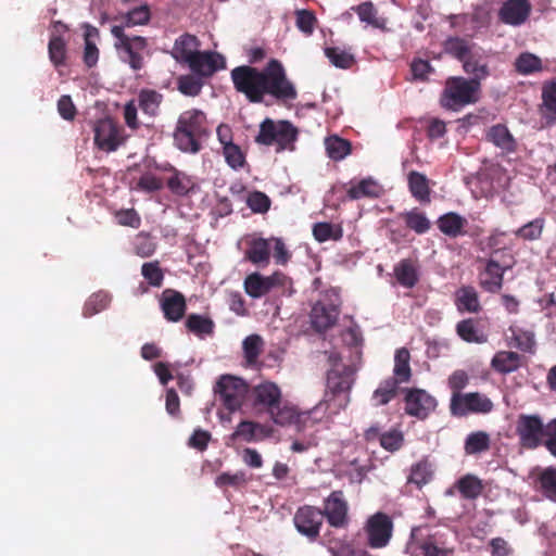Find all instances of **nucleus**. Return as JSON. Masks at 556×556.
Returning a JSON list of instances; mask_svg holds the SVG:
<instances>
[{
  "instance_id": "f257e3e1",
  "label": "nucleus",
  "mask_w": 556,
  "mask_h": 556,
  "mask_svg": "<svg viewBox=\"0 0 556 556\" xmlns=\"http://www.w3.org/2000/svg\"><path fill=\"white\" fill-rule=\"evenodd\" d=\"M230 78L235 90L250 103H262L267 94L278 101H290L298 97L283 65L276 59H271L263 70L252 65L237 66L230 71Z\"/></svg>"
},
{
  "instance_id": "f03ea898",
  "label": "nucleus",
  "mask_w": 556,
  "mask_h": 556,
  "mask_svg": "<svg viewBox=\"0 0 556 556\" xmlns=\"http://www.w3.org/2000/svg\"><path fill=\"white\" fill-rule=\"evenodd\" d=\"M206 114L199 109L184 111L176 123L173 138L175 147L185 153L195 154L210 136Z\"/></svg>"
},
{
  "instance_id": "7ed1b4c3",
  "label": "nucleus",
  "mask_w": 556,
  "mask_h": 556,
  "mask_svg": "<svg viewBox=\"0 0 556 556\" xmlns=\"http://www.w3.org/2000/svg\"><path fill=\"white\" fill-rule=\"evenodd\" d=\"M354 382V369L344 364H334L327 372V390L320 413L323 416H334L344 409L350 402V390Z\"/></svg>"
},
{
  "instance_id": "20e7f679",
  "label": "nucleus",
  "mask_w": 556,
  "mask_h": 556,
  "mask_svg": "<svg viewBox=\"0 0 556 556\" xmlns=\"http://www.w3.org/2000/svg\"><path fill=\"white\" fill-rule=\"evenodd\" d=\"M409 556H451L454 548L447 535L429 525L413 527L406 543Z\"/></svg>"
},
{
  "instance_id": "39448f33",
  "label": "nucleus",
  "mask_w": 556,
  "mask_h": 556,
  "mask_svg": "<svg viewBox=\"0 0 556 556\" xmlns=\"http://www.w3.org/2000/svg\"><path fill=\"white\" fill-rule=\"evenodd\" d=\"M480 84L462 76L448 77L440 97L442 108L450 111H459L475 104L479 100Z\"/></svg>"
},
{
  "instance_id": "423d86ee",
  "label": "nucleus",
  "mask_w": 556,
  "mask_h": 556,
  "mask_svg": "<svg viewBox=\"0 0 556 556\" xmlns=\"http://www.w3.org/2000/svg\"><path fill=\"white\" fill-rule=\"evenodd\" d=\"M111 34L118 59L128 64L132 71L142 70L144 54L149 46L148 39L138 35H127L121 26H111Z\"/></svg>"
},
{
  "instance_id": "0eeeda50",
  "label": "nucleus",
  "mask_w": 556,
  "mask_h": 556,
  "mask_svg": "<svg viewBox=\"0 0 556 556\" xmlns=\"http://www.w3.org/2000/svg\"><path fill=\"white\" fill-rule=\"evenodd\" d=\"M321 409L323 404H317L312 409L301 412L290 402L282 400L280 404L269 413L268 416L273 422L278 426H294L299 431H301L307 426L320 421L324 418L323 414L317 416Z\"/></svg>"
},
{
  "instance_id": "6e6552de",
  "label": "nucleus",
  "mask_w": 556,
  "mask_h": 556,
  "mask_svg": "<svg viewBox=\"0 0 556 556\" xmlns=\"http://www.w3.org/2000/svg\"><path fill=\"white\" fill-rule=\"evenodd\" d=\"M214 393L220 404L229 412L239 410L249 393V384L241 378L224 375L214 386Z\"/></svg>"
},
{
  "instance_id": "1a4fd4ad",
  "label": "nucleus",
  "mask_w": 556,
  "mask_h": 556,
  "mask_svg": "<svg viewBox=\"0 0 556 556\" xmlns=\"http://www.w3.org/2000/svg\"><path fill=\"white\" fill-rule=\"evenodd\" d=\"M296 138L298 129L290 122L266 118L260 125L255 141L264 146L277 144V151H282L292 148Z\"/></svg>"
},
{
  "instance_id": "9d476101",
  "label": "nucleus",
  "mask_w": 556,
  "mask_h": 556,
  "mask_svg": "<svg viewBox=\"0 0 556 556\" xmlns=\"http://www.w3.org/2000/svg\"><path fill=\"white\" fill-rule=\"evenodd\" d=\"M363 530L369 547L384 548L393 536L394 523L388 514L377 511L368 517Z\"/></svg>"
},
{
  "instance_id": "9b49d317",
  "label": "nucleus",
  "mask_w": 556,
  "mask_h": 556,
  "mask_svg": "<svg viewBox=\"0 0 556 556\" xmlns=\"http://www.w3.org/2000/svg\"><path fill=\"white\" fill-rule=\"evenodd\" d=\"M493 402L479 392H468L451 396L450 413L455 417H464L468 414H489L493 410Z\"/></svg>"
},
{
  "instance_id": "f8f14e48",
  "label": "nucleus",
  "mask_w": 556,
  "mask_h": 556,
  "mask_svg": "<svg viewBox=\"0 0 556 556\" xmlns=\"http://www.w3.org/2000/svg\"><path fill=\"white\" fill-rule=\"evenodd\" d=\"M349 510V503L343 491L336 490L324 500L320 513L323 514V519L326 518L330 527L344 529L350 522Z\"/></svg>"
},
{
  "instance_id": "ddd939ff",
  "label": "nucleus",
  "mask_w": 556,
  "mask_h": 556,
  "mask_svg": "<svg viewBox=\"0 0 556 556\" xmlns=\"http://www.w3.org/2000/svg\"><path fill=\"white\" fill-rule=\"evenodd\" d=\"M324 519L320 508L311 505L299 507L293 516V525L296 531L307 538L309 542H315L320 535Z\"/></svg>"
},
{
  "instance_id": "4468645a",
  "label": "nucleus",
  "mask_w": 556,
  "mask_h": 556,
  "mask_svg": "<svg viewBox=\"0 0 556 556\" xmlns=\"http://www.w3.org/2000/svg\"><path fill=\"white\" fill-rule=\"evenodd\" d=\"M519 444L527 450L536 448L544 437V425L538 415H520L516 425Z\"/></svg>"
},
{
  "instance_id": "2eb2a0df",
  "label": "nucleus",
  "mask_w": 556,
  "mask_h": 556,
  "mask_svg": "<svg viewBox=\"0 0 556 556\" xmlns=\"http://www.w3.org/2000/svg\"><path fill=\"white\" fill-rule=\"evenodd\" d=\"M94 146L102 151L113 152L123 143L117 124L110 117L100 118L93 125Z\"/></svg>"
},
{
  "instance_id": "dca6fc26",
  "label": "nucleus",
  "mask_w": 556,
  "mask_h": 556,
  "mask_svg": "<svg viewBox=\"0 0 556 556\" xmlns=\"http://www.w3.org/2000/svg\"><path fill=\"white\" fill-rule=\"evenodd\" d=\"M251 400L257 412L269 415L283 399L280 388L274 382L266 381L251 390Z\"/></svg>"
},
{
  "instance_id": "f3484780",
  "label": "nucleus",
  "mask_w": 556,
  "mask_h": 556,
  "mask_svg": "<svg viewBox=\"0 0 556 556\" xmlns=\"http://www.w3.org/2000/svg\"><path fill=\"white\" fill-rule=\"evenodd\" d=\"M405 413L425 419L437 407V400L422 389H405Z\"/></svg>"
},
{
  "instance_id": "a211bd4d",
  "label": "nucleus",
  "mask_w": 556,
  "mask_h": 556,
  "mask_svg": "<svg viewBox=\"0 0 556 556\" xmlns=\"http://www.w3.org/2000/svg\"><path fill=\"white\" fill-rule=\"evenodd\" d=\"M186 64L192 74L202 79L213 76L219 68L224 67V58L215 52L199 51Z\"/></svg>"
},
{
  "instance_id": "6ab92c4d",
  "label": "nucleus",
  "mask_w": 556,
  "mask_h": 556,
  "mask_svg": "<svg viewBox=\"0 0 556 556\" xmlns=\"http://www.w3.org/2000/svg\"><path fill=\"white\" fill-rule=\"evenodd\" d=\"M531 9L528 0H506L501 5L497 16L503 24L520 26L528 20Z\"/></svg>"
},
{
  "instance_id": "aec40b11",
  "label": "nucleus",
  "mask_w": 556,
  "mask_h": 556,
  "mask_svg": "<svg viewBox=\"0 0 556 556\" xmlns=\"http://www.w3.org/2000/svg\"><path fill=\"white\" fill-rule=\"evenodd\" d=\"M510 268V265H501L494 257H490L480 274V287L486 292L497 293L503 287L505 271Z\"/></svg>"
},
{
  "instance_id": "412c9836",
  "label": "nucleus",
  "mask_w": 556,
  "mask_h": 556,
  "mask_svg": "<svg viewBox=\"0 0 556 556\" xmlns=\"http://www.w3.org/2000/svg\"><path fill=\"white\" fill-rule=\"evenodd\" d=\"M244 260L258 267H266L270 262V239L250 236L245 239Z\"/></svg>"
},
{
  "instance_id": "4be33fe9",
  "label": "nucleus",
  "mask_w": 556,
  "mask_h": 556,
  "mask_svg": "<svg viewBox=\"0 0 556 556\" xmlns=\"http://www.w3.org/2000/svg\"><path fill=\"white\" fill-rule=\"evenodd\" d=\"M161 308L164 317L172 323L179 321L187 309L186 299L182 293L173 289H166L162 293Z\"/></svg>"
},
{
  "instance_id": "5701e85b",
  "label": "nucleus",
  "mask_w": 556,
  "mask_h": 556,
  "mask_svg": "<svg viewBox=\"0 0 556 556\" xmlns=\"http://www.w3.org/2000/svg\"><path fill=\"white\" fill-rule=\"evenodd\" d=\"M340 309L334 304L316 303L312 308L313 327L321 332L333 327L338 320Z\"/></svg>"
},
{
  "instance_id": "b1692460",
  "label": "nucleus",
  "mask_w": 556,
  "mask_h": 556,
  "mask_svg": "<svg viewBox=\"0 0 556 556\" xmlns=\"http://www.w3.org/2000/svg\"><path fill=\"white\" fill-rule=\"evenodd\" d=\"M463 63V70L470 75V80L481 81L490 76V68L486 58L480 50H473Z\"/></svg>"
},
{
  "instance_id": "393cba45",
  "label": "nucleus",
  "mask_w": 556,
  "mask_h": 556,
  "mask_svg": "<svg viewBox=\"0 0 556 556\" xmlns=\"http://www.w3.org/2000/svg\"><path fill=\"white\" fill-rule=\"evenodd\" d=\"M437 225L443 235L457 238L467 233L465 228L468 220L456 212H448L438 218Z\"/></svg>"
},
{
  "instance_id": "a878e982",
  "label": "nucleus",
  "mask_w": 556,
  "mask_h": 556,
  "mask_svg": "<svg viewBox=\"0 0 556 556\" xmlns=\"http://www.w3.org/2000/svg\"><path fill=\"white\" fill-rule=\"evenodd\" d=\"M486 140L492 142L496 148L505 153H514L517 151V141L503 124H496L486 131Z\"/></svg>"
},
{
  "instance_id": "bb28decb",
  "label": "nucleus",
  "mask_w": 556,
  "mask_h": 556,
  "mask_svg": "<svg viewBox=\"0 0 556 556\" xmlns=\"http://www.w3.org/2000/svg\"><path fill=\"white\" fill-rule=\"evenodd\" d=\"M200 41L197 36L184 34L179 36L174 43L172 55L179 63H187L199 52Z\"/></svg>"
},
{
  "instance_id": "cd10ccee",
  "label": "nucleus",
  "mask_w": 556,
  "mask_h": 556,
  "mask_svg": "<svg viewBox=\"0 0 556 556\" xmlns=\"http://www.w3.org/2000/svg\"><path fill=\"white\" fill-rule=\"evenodd\" d=\"M151 18V11L148 4H142L113 17V21L118 22L113 26H121L123 31L126 28L147 25Z\"/></svg>"
},
{
  "instance_id": "c85d7f7f",
  "label": "nucleus",
  "mask_w": 556,
  "mask_h": 556,
  "mask_svg": "<svg viewBox=\"0 0 556 556\" xmlns=\"http://www.w3.org/2000/svg\"><path fill=\"white\" fill-rule=\"evenodd\" d=\"M383 187L372 177L359 180L346 190L350 200H359L363 198L376 199L383 194Z\"/></svg>"
},
{
  "instance_id": "c756f323",
  "label": "nucleus",
  "mask_w": 556,
  "mask_h": 556,
  "mask_svg": "<svg viewBox=\"0 0 556 556\" xmlns=\"http://www.w3.org/2000/svg\"><path fill=\"white\" fill-rule=\"evenodd\" d=\"M455 305L459 313L477 314L482 308L479 294L472 286H463L456 291Z\"/></svg>"
},
{
  "instance_id": "7c9ffc66",
  "label": "nucleus",
  "mask_w": 556,
  "mask_h": 556,
  "mask_svg": "<svg viewBox=\"0 0 556 556\" xmlns=\"http://www.w3.org/2000/svg\"><path fill=\"white\" fill-rule=\"evenodd\" d=\"M456 333L468 343L482 344L488 341V334L480 327V321L473 318L463 319L457 323Z\"/></svg>"
},
{
  "instance_id": "2f4dec72",
  "label": "nucleus",
  "mask_w": 556,
  "mask_h": 556,
  "mask_svg": "<svg viewBox=\"0 0 556 556\" xmlns=\"http://www.w3.org/2000/svg\"><path fill=\"white\" fill-rule=\"evenodd\" d=\"M522 365V356L513 351H498L491 361V367L502 375L518 370Z\"/></svg>"
},
{
  "instance_id": "473e14b6",
  "label": "nucleus",
  "mask_w": 556,
  "mask_h": 556,
  "mask_svg": "<svg viewBox=\"0 0 556 556\" xmlns=\"http://www.w3.org/2000/svg\"><path fill=\"white\" fill-rule=\"evenodd\" d=\"M244 291L253 299H258L270 291L275 286L274 276L264 277L258 273H252L244 279Z\"/></svg>"
},
{
  "instance_id": "72a5a7b5",
  "label": "nucleus",
  "mask_w": 556,
  "mask_h": 556,
  "mask_svg": "<svg viewBox=\"0 0 556 556\" xmlns=\"http://www.w3.org/2000/svg\"><path fill=\"white\" fill-rule=\"evenodd\" d=\"M510 332L508 345L526 352L534 354L536 351V342L534 333L530 330H523L518 327H509Z\"/></svg>"
},
{
  "instance_id": "f704fd0d",
  "label": "nucleus",
  "mask_w": 556,
  "mask_h": 556,
  "mask_svg": "<svg viewBox=\"0 0 556 556\" xmlns=\"http://www.w3.org/2000/svg\"><path fill=\"white\" fill-rule=\"evenodd\" d=\"M535 486L548 501L556 503V468L546 467L535 478Z\"/></svg>"
},
{
  "instance_id": "c9c22d12",
  "label": "nucleus",
  "mask_w": 556,
  "mask_h": 556,
  "mask_svg": "<svg viewBox=\"0 0 556 556\" xmlns=\"http://www.w3.org/2000/svg\"><path fill=\"white\" fill-rule=\"evenodd\" d=\"M410 354L406 348L396 350L394 355L393 379L397 384L408 382L412 378V369L409 366Z\"/></svg>"
},
{
  "instance_id": "e433bc0d",
  "label": "nucleus",
  "mask_w": 556,
  "mask_h": 556,
  "mask_svg": "<svg viewBox=\"0 0 556 556\" xmlns=\"http://www.w3.org/2000/svg\"><path fill=\"white\" fill-rule=\"evenodd\" d=\"M394 276L402 287L408 289L414 288L419 280L417 267L409 258H404L394 266Z\"/></svg>"
},
{
  "instance_id": "4c0bfd02",
  "label": "nucleus",
  "mask_w": 556,
  "mask_h": 556,
  "mask_svg": "<svg viewBox=\"0 0 556 556\" xmlns=\"http://www.w3.org/2000/svg\"><path fill=\"white\" fill-rule=\"evenodd\" d=\"M473 43H470L465 38L457 36L447 37L443 42L444 52L459 62L465 61V59L473 51Z\"/></svg>"
},
{
  "instance_id": "58836bf2",
  "label": "nucleus",
  "mask_w": 556,
  "mask_h": 556,
  "mask_svg": "<svg viewBox=\"0 0 556 556\" xmlns=\"http://www.w3.org/2000/svg\"><path fill=\"white\" fill-rule=\"evenodd\" d=\"M543 117L547 125L556 124V80L542 88Z\"/></svg>"
},
{
  "instance_id": "ea45409f",
  "label": "nucleus",
  "mask_w": 556,
  "mask_h": 556,
  "mask_svg": "<svg viewBox=\"0 0 556 556\" xmlns=\"http://www.w3.org/2000/svg\"><path fill=\"white\" fill-rule=\"evenodd\" d=\"M163 102V94L153 89H141L138 94V106L149 115L156 116Z\"/></svg>"
},
{
  "instance_id": "a19ab883",
  "label": "nucleus",
  "mask_w": 556,
  "mask_h": 556,
  "mask_svg": "<svg viewBox=\"0 0 556 556\" xmlns=\"http://www.w3.org/2000/svg\"><path fill=\"white\" fill-rule=\"evenodd\" d=\"M408 188L412 195L419 202H430V188L426 175L412 170L408 174Z\"/></svg>"
},
{
  "instance_id": "79ce46f5",
  "label": "nucleus",
  "mask_w": 556,
  "mask_h": 556,
  "mask_svg": "<svg viewBox=\"0 0 556 556\" xmlns=\"http://www.w3.org/2000/svg\"><path fill=\"white\" fill-rule=\"evenodd\" d=\"M173 175L167 180V188L172 193L184 197L194 188V181L187 174L179 172L175 167H170Z\"/></svg>"
},
{
  "instance_id": "37998d69",
  "label": "nucleus",
  "mask_w": 556,
  "mask_h": 556,
  "mask_svg": "<svg viewBox=\"0 0 556 556\" xmlns=\"http://www.w3.org/2000/svg\"><path fill=\"white\" fill-rule=\"evenodd\" d=\"M400 391V384L393 379H384L372 393V401L376 406L387 405L396 397Z\"/></svg>"
},
{
  "instance_id": "c03bdc74",
  "label": "nucleus",
  "mask_w": 556,
  "mask_h": 556,
  "mask_svg": "<svg viewBox=\"0 0 556 556\" xmlns=\"http://www.w3.org/2000/svg\"><path fill=\"white\" fill-rule=\"evenodd\" d=\"M402 218L407 228L414 230L418 235L426 233L431 228V223L424 212L413 208L402 213Z\"/></svg>"
},
{
  "instance_id": "a18cd8bd",
  "label": "nucleus",
  "mask_w": 556,
  "mask_h": 556,
  "mask_svg": "<svg viewBox=\"0 0 556 556\" xmlns=\"http://www.w3.org/2000/svg\"><path fill=\"white\" fill-rule=\"evenodd\" d=\"M186 328L198 337L212 336L215 324L210 317L190 314L186 319Z\"/></svg>"
},
{
  "instance_id": "49530a36",
  "label": "nucleus",
  "mask_w": 556,
  "mask_h": 556,
  "mask_svg": "<svg viewBox=\"0 0 556 556\" xmlns=\"http://www.w3.org/2000/svg\"><path fill=\"white\" fill-rule=\"evenodd\" d=\"M362 22L371 25L375 28L386 29V18L378 17L377 9L370 1L363 2L353 8Z\"/></svg>"
},
{
  "instance_id": "de8ad7c7",
  "label": "nucleus",
  "mask_w": 556,
  "mask_h": 556,
  "mask_svg": "<svg viewBox=\"0 0 556 556\" xmlns=\"http://www.w3.org/2000/svg\"><path fill=\"white\" fill-rule=\"evenodd\" d=\"M327 155L333 161H341L351 153V142L339 136H330L325 140Z\"/></svg>"
},
{
  "instance_id": "09e8293b",
  "label": "nucleus",
  "mask_w": 556,
  "mask_h": 556,
  "mask_svg": "<svg viewBox=\"0 0 556 556\" xmlns=\"http://www.w3.org/2000/svg\"><path fill=\"white\" fill-rule=\"evenodd\" d=\"M490 435L484 431L471 432L465 440L464 450L467 455L480 454L490 448Z\"/></svg>"
},
{
  "instance_id": "8fccbe9b",
  "label": "nucleus",
  "mask_w": 556,
  "mask_h": 556,
  "mask_svg": "<svg viewBox=\"0 0 556 556\" xmlns=\"http://www.w3.org/2000/svg\"><path fill=\"white\" fill-rule=\"evenodd\" d=\"M457 490L464 498L475 500L483 490L481 480L473 475L462 477L456 483Z\"/></svg>"
},
{
  "instance_id": "3c124183",
  "label": "nucleus",
  "mask_w": 556,
  "mask_h": 556,
  "mask_svg": "<svg viewBox=\"0 0 556 556\" xmlns=\"http://www.w3.org/2000/svg\"><path fill=\"white\" fill-rule=\"evenodd\" d=\"M264 341L258 334H250L242 342L243 355L250 366L257 363L263 352Z\"/></svg>"
},
{
  "instance_id": "603ef678",
  "label": "nucleus",
  "mask_w": 556,
  "mask_h": 556,
  "mask_svg": "<svg viewBox=\"0 0 556 556\" xmlns=\"http://www.w3.org/2000/svg\"><path fill=\"white\" fill-rule=\"evenodd\" d=\"M313 236L318 242L338 241L343 237V229L340 225L331 223H316L313 226Z\"/></svg>"
},
{
  "instance_id": "864d4df0",
  "label": "nucleus",
  "mask_w": 556,
  "mask_h": 556,
  "mask_svg": "<svg viewBox=\"0 0 556 556\" xmlns=\"http://www.w3.org/2000/svg\"><path fill=\"white\" fill-rule=\"evenodd\" d=\"M544 227L545 218L538 217L516 229L514 235L525 241H535L541 239Z\"/></svg>"
},
{
  "instance_id": "5fc2aeb1",
  "label": "nucleus",
  "mask_w": 556,
  "mask_h": 556,
  "mask_svg": "<svg viewBox=\"0 0 556 556\" xmlns=\"http://www.w3.org/2000/svg\"><path fill=\"white\" fill-rule=\"evenodd\" d=\"M203 86L204 79L194 74L181 75L177 78V89L184 96L197 97L201 93Z\"/></svg>"
},
{
  "instance_id": "6e6d98bb",
  "label": "nucleus",
  "mask_w": 556,
  "mask_h": 556,
  "mask_svg": "<svg viewBox=\"0 0 556 556\" xmlns=\"http://www.w3.org/2000/svg\"><path fill=\"white\" fill-rule=\"evenodd\" d=\"M325 55L329 59L330 63L336 67L349 70L355 64V56L339 47L325 48Z\"/></svg>"
},
{
  "instance_id": "4d7b16f0",
  "label": "nucleus",
  "mask_w": 556,
  "mask_h": 556,
  "mask_svg": "<svg viewBox=\"0 0 556 556\" xmlns=\"http://www.w3.org/2000/svg\"><path fill=\"white\" fill-rule=\"evenodd\" d=\"M264 427L255 421L242 420L231 434L232 439L240 438L245 442H256L260 440V433Z\"/></svg>"
},
{
  "instance_id": "13d9d810",
  "label": "nucleus",
  "mask_w": 556,
  "mask_h": 556,
  "mask_svg": "<svg viewBox=\"0 0 556 556\" xmlns=\"http://www.w3.org/2000/svg\"><path fill=\"white\" fill-rule=\"evenodd\" d=\"M49 59L55 67L65 64L66 60V42L58 35H52L48 45Z\"/></svg>"
},
{
  "instance_id": "bf43d9fd",
  "label": "nucleus",
  "mask_w": 556,
  "mask_h": 556,
  "mask_svg": "<svg viewBox=\"0 0 556 556\" xmlns=\"http://www.w3.org/2000/svg\"><path fill=\"white\" fill-rule=\"evenodd\" d=\"M515 67L519 74L530 75L542 71V61L530 52H523L516 59Z\"/></svg>"
},
{
  "instance_id": "052dcab7",
  "label": "nucleus",
  "mask_w": 556,
  "mask_h": 556,
  "mask_svg": "<svg viewBox=\"0 0 556 556\" xmlns=\"http://www.w3.org/2000/svg\"><path fill=\"white\" fill-rule=\"evenodd\" d=\"M432 478V471L428 462L422 460L414 465L410 469L408 482L416 484L418 488L427 484Z\"/></svg>"
},
{
  "instance_id": "680f3d73",
  "label": "nucleus",
  "mask_w": 556,
  "mask_h": 556,
  "mask_svg": "<svg viewBox=\"0 0 556 556\" xmlns=\"http://www.w3.org/2000/svg\"><path fill=\"white\" fill-rule=\"evenodd\" d=\"M110 303V296L108 293L98 292L93 293L84 305V316L91 317L94 314L105 309Z\"/></svg>"
},
{
  "instance_id": "e2e57ef3",
  "label": "nucleus",
  "mask_w": 556,
  "mask_h": 556,
  "mask_svg": "<svg viewBox=\"0 0 556 556\" xmlns=\"http://www.w3.org/2000/svg\"><path fill=\"white\" fill-rule=\"evenodd\" d=\"M223 155L225 157L226 163L232 168V169H239L242 168L247 161H245V154L241 150V148L238 144L235 143H228L223 149Z\"/></svg>"
},
{
  "instance_id": "0e129e2a",
  "label": "nucleus",
  "mask_w": 556,
  "mask_h": 556,
  "mask_svg": "<svg viewBox=\"0 0 556 556\" xmlns=\"http://www.w3.org/2000/svg\"><path fill=\"white\" fill-rule=\"evenodd\" d=\"M141 274L150 286L160 288L164 281V274L157 261L144 263Z\"/></svg>"
},
{
  "instance_id": "69168bd1",
  "label": "nucleus",
  "mask_w": 556,
  "mask_h": 556,
  "mask_svg": "<svg viewBox=\"0 0 556 556\" xmlns=\"http://www.w3.org/2000/svg\"><path fill=\"white\" fill-rule=\"evenodd\" d=\"M317 23L316 15L309 10H296L295 11V24L296 27L306 36H311L314 33Z\"/></svg>"
},
{
  "instance_id": "338daca9",
  "label": "nucleus",
  "mask_w": 556,
  "mask_h": 556,
  "mask_svg": "<svg viewBox=\"0 0 556 556\" xmlns=\"http://www.w3.org/2000/svg\"><path fill=\"white\" fill-rule=\"evenodd\" d=\"M248 483V477L247 473L242 470H239L235 473L230 472H223L215 479V484L218 488H225V486H233V488H240Z\"/></svg>"
},
{
  "instance_id": "774afa93",
  "label": "nucleus",
  "mask_w": 556,
  "mask_h": 556,
  "mask_svg": "<svg viewBox=\"0 0 556 556\" xmlns=\"http://www.w3.org/2000/svg\"><path fill=\"white\" fill-rule=\"evenodd\" d=\"M404 443V435L402 431L397 429H392L390 431L383 432L380 435V445L389 452L399 451Z\"/></svg>"
}]
</instances>
